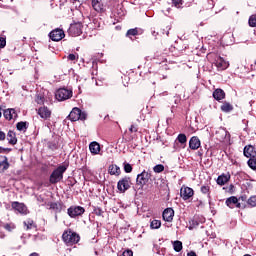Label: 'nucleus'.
<instances>
[{"mask_svg": "<svg viewBox=\"0 0 256 256\" xmlns=\"http://www.w3.org/2000/svg\"><path fill=\"white\" fill-rule=\"evenodd\" d=\"M193 195H195V191L193 190V188L188 187V186L181 187L180 196L184 201H189V199H191V197H193Z\"/></svg>", "mask_w": 256, "mask_h": 256, "instance_id": "nucleus-8", "label": "nucleus"}, {"mask_svg": "<svg viewBox=\"0 0 256 256\" xmlns=\"http://www.w3.org/2000/svg\"><path fill=\"white\" fill-rule=\"evenodd\" d=\"M173 249L176 253H181L183 251V242L176 240L173 242Z\"/></svg>", "mask_w": 256, "mask_h": 256, "instance_id": "nucleus-28", "label": "nucleus"}, {"mask_svg": "<svg viewBox=\"0 0 256 256\" xmlns=\"http://www.w3.org/2000/svg\"><path fill=\"white\" fill-rule=\"evenodd\" d=\"M241 199H242V201H243L244 197L242 196Z\"/></svg>", "mask_w": 256, "mask_h": 256, "instance_id": "nucleus-53", "label": "nucleus"}, {"mask_svg": "<svg viewBox=\"0 0 256 256\" xmlns=\"http://www.w3.org/2000/svg\"><path fill=\"white\" fill-rule=\"evenodd\" d=\"M70 121H85L87 119V113L81 111V109L75 107L69 114Z\"/></svg>", "mask_w": 256, "mask_h": 256, "instance_id": "nucleus-4", "label": "nucleus"}, {"mask_svg": "<svg viewBox=\"0 0 256 256\" xmlns=\"http://www.w3.org/2000/svg\"><path fill=\"white\" fill-rule=\"evenodd\" d=\"M29 256H39L37 253H32V254H30Z\"/></svg>", "mask_w": 256, "mask_h": 256, "instance_id": "nucleus-52", "label": "nucleus"}, {"mask_svg": "<svg viewBox=\"0 0 256 256\" xmlns=\"http://www.w3.org/2000/svg\"><path fill=\"white\" fill-rule=\"evenodd\" d=\"M55 97L57 101H67V99L73 97V91L66 88H60L56 91Z\"/></svg>", "mask_w": 256, "mask_h": 256, "instance_id": "nucleus-5", "label": "nucleus"}, {"mask_svg": "<svg viewBox=\"0 0 256 256\" xmlns=\"http://www.w3.org/2000/svg\"><path fill=\"white\" fill-rule=\"evenodd\" d=\"M172 3L179 9L183 5V0H172Z\"/></svg>", "mask_w": 256, "mask_h": 256, "instance_id": "nucleus-43", "label": "nucleus"}, {"mask_svg": "<svg viewBox=\"0 0 256 256\" xmlns=\"http://www.w3.org/2000/svg\"><path fill=\"white\" fill-rule=\"evenodd\" d=\"M68 33L72 37H79V35H81V33H83V24H81V23L71 24L68 29Z\"/></svg>", "mask_w": 256, "mask_h": 256, "instance_id": "nucleus-7", "label": "nucleus"}, {"mask_svg": "<svg viewBox=\"0 0 256 256\" xmlns=\"http://www.w3.org/2000/svg\"><path fill=\"white\" fill-rule=\"evenodd\" d=\"M248 23L250 27H256V15L250 16Z\"/></svg>", "mask_w": 256, "mask_h": 256, "instance_id": "nucleus-40", "label": "nucleus"}, {"mask_svg": "<svg viewBox=\"0 0 256 256\" xmlns=\"http://www.w3.org/2000/svg\"><path fill=\"white\" fill-rule=\"evenodd\" d=\"M170 29H171V28L169 27L168 30L166 31L167 37H169V30H170Z\"/></svg>", "mask_w": 256, "mask_h": 256, "instance_id": "nucleus-51", "label": "nucleus"}, {"mask_svg": "<svg viewBox=\"0 0 256 256\" xmlns=\"http://www.w3.org/2000/svg\"><path fill=\"white\" fill-rule=\"evenodd\" d=\"M221 110L224 111V113H229V111H233V106L229 103H224L221 106Z\"/></svg>", "mask_w": 256, "mask_h": 256, "instance_id": "nucleus-32", "label": "nucleus"}, {"mask_svg": "<svg viewBox=\"0 0 256 256\" xmlns=\"http://www.w3.org/2000/svg\"><path fill=\"white\" fill-rule=\"evenodd\" d=\"M7 169H9V160L6 156H0V173H4Z\"/></svg>", "mask_w": 256, "mask_h": 256, "instance_id": "nucleus-21", "label": "nucleus"}, {"mask_svg": "<svg viewBox=\"0 0 256 256\" xmlns=\"http://www.w3.org/2000/svg\"><path fill=\"white\" fill-rule=\"evenodd\" d=\"M150 227L152 229H159L161 227L160 220H152L151 223H150Z\"/></svg>", "mask_w": 256, "mask_h": 256, "instance_id": "nucleus-34", "label": "nucleus"}, {"mask_svg": "<svg viewBox=\"0 0 256 256\" xmlns=\"http://www.w3.org/2000/svg\"><path fill=\"white\" fill-rule=\"evenodd\" d=\"M247 203L250 207H256V196H251L248 200Z\"/></svg>", "mask_w": 256, "mask_h": 256, "instance_id": "nucleus-39", "label": "nucleus"}, {"mask_svg": "<svg viewBox=\"0 0 256 256\" xmlns=\"http://www.w3.org/2000/svg\"><path fill=\"white\" fill-rule=\"evenodd\" d=\"M225 203L229 209H235V207L241 209V203H239V198H237V196L227 198Z\"/></svg>", "mask_w": 256, "mask_h": 256, "instance_id": "nucleus-12", "label": "nucleus"}, {"mask_svg": "<svg viewBox=\"0 0 256 256\" xmlns=\"http://www.w3.org/2000/svg\"><path fill=\"white\" fill-rule=\"evenodd\" d=\"M152 35H153V37H157V35H159V33L153 31V32H152Z\"/></svg>", "mask_w": 256, "mask_h": 256, "instance_id": "nucleus-49", "label": "nucleus"}, {"mask_svg": "<svg viewBox=\"0 0 256 256\" xmlns=\"http://www.w3.org/2000/svg\"><path fill=\"white\" fill-rule=\"evenodd\" d=\"M139 31L137 30V28L134 29H130L127 31L126 35L127 37H135V35H138Z\"/></svg>", "mask_w": 256, "mask_h": 256, "instance_id": "nucleus-36", "label": "nucleus"}, {"mask_svg": "<svg viewBox=\"0 0 256 256\" xmlns=\"http://www.w3.org/2000/svg\"><path fill=\"white\" fill-rule=\"evenodd\" d=\"M117 189L119 193H125L128 189H131V178L124 177L117 183Z\"/></svg>", "mask_w": 256, "mask_h": 256, "instance_id": "nucleus-6", "label": "nucleus"}, {"mask_svg": "<svg viewBox=\"0 0 256 256\" xmlns=\"http://www.w3.org/2000/svg\"><path fill=\"white\" fill-rule=\"evenodd\" d=\"M81 237L71 229L65 230L62 234V241L68 246L76 245L80 241Z\"/></svg>", "mask_w": 256, "mask_h": 256, "instance_id": "nucleus-1", "label": "nucleus"}, {"mask_svg": "<svg viewBox=\"0 0 256 256\" xmlns=\"http://www.w3.org/2000/svg\"><path fill=\"white\" fill-rule=\"evenodd\" d=\"M229 179H231V176L222 174L217 178V184L223 186L229 182Z\"/></svg>", "mask_w": 256, "mask_h": 256, "instance_id": "nucleus-26", "label": "nucleus"}, {"mask_svg": "<svg viewBox=\"0 0 256 256\" xmlns=\"http://www.w3.org/2000/svg\"><path fill=\"white\" fill-rule=\"evenodd\" d=\"M49 37L52 41H61L65 37V32L63 29H55L50 32Z\"/></svg>", "mask_w": 256, "mask_h": 256, "instance_id": "nucleus-11", "label": "nucleus"}, {"mask_svg": "<svg viewBox=\"0 0 256 256\" xmlns=\"http://www.w3.org/2000/svg\"><path fill=\"white\" fill-rule=\"evenodd\" d=\"M67 213L69 217L75 219V217H79L83 215V213H85V208L81 206H71L70 208H68Z\"/></svg>", "mask_w": 256, "mask_h": 256, "instance_id": "nucleus-9", "label": "nucleus"}, {"mask_svg": "<svg viewBox=\"0 0 256 256\" xmlns=\"http://www.w3.org/2000/svg\"><path fill=\"white\" fill-rule=\"evenodd\" d=\"M187 256H197V254L195 252H189Z\"/></svg>", "mask_w": 256, "mask_h": 256, "instance_id": "nucleus-48", "label": "nucleus"}, {"mask_svg": "<svg viewBox=\"0 0 256 256\" xmlns=\"http://www.w3.org/2000/svg\"><path fill=\"white\" fill-rule=\"evenodd\" d=\"M124 171L125 173H131L133 171V166L131 164L124 162Z\"/></svg>", "mask_w": 256, "mask_h": 256, "instance_id": "nucleus-41", "label": "nucleus"}, {"mask_svg": "<svg viewBox=\"0 0 256 256\" xmlns=\"http://www.w3.org/2000/svg\"><path fill=\"white\" fill-rule=\"evenodd\" d=\"M189 147L192 151H197V149L201 147V140H199V137L193 136L189 141Z\"/></svg>", "mask_w": 256, "mask_h": 256, "instance_id": "nucleus-16", "label": "nucleus"}, {"mask_svg": "<svg viewBox=\"0 0 256 256\" xmlns=\"http://www.w3.org/2000/svg\"><path fill=\"white\" fill-rule=\"evenodd\" d=\"M24 227H26V229L29 231V229H35V227L37 226L35 225V222L32 219H28L24 221Z\"/></svg>", "mask_w": 256, "mask_h": 256, "instance_id": "nucleus-29", "label": "nucleus"}, {"mask_svg": "<svg viewBox=\"0 0 256 256\" xmlns=\"http://www.w3.org/2000/svg\"><path fill=\"white\" fill-rule=\"evenodd\" d=\"M92 7L97 11V13H103V11H105L103 3H101L99 0H92Z\"/></svg>", "mask_w": 256, "mask_h": 256, "instance_id": "nucleus-22", "label": "nucleus"}, {"mask_svg": "<svg viewBox=\"0 0 256 256\" xmlns=\"http://www.w3.org/2000/svg\"><path fill=\"white\" fill-rule=\"evenodd\" d=\"M38 115L41 119H49L51 117V110L49 108L43 106L38 109Z\"/></svg>", "mask_w": 256, "mask_h": 256, "instance_id": "nucleus-17", "label": "nucleus"}, {"mask_svg": "<svg viewBox=\"0 0 256 256\" xmlns=\"http://www.w3.org/2000/svg\"><path fill=\"white\" fill-rule=\"evenodd\" d=\"M255 64H256V61H255Z\"/></svg>", "mask_w": 256, "mask_h": 256, "instance_id": "nucleus-54", "label": "nucleus"}, {"mask_svg": "<svg viewBox=\"0 0 256 256\" xmlns=\"http://www.w3.org/2000/svg\"><path fill=\"white\" fill-rule=\"evenodd\" d=\"M5 137H6L5 132L0 130V141H5Z\"/></svg>", "mask_w": 256, "mask_h": 256, "instance_id": "nucleus-45", "label": "nucleus"}, {"mask_svg": "<svg viewBox=\"0 0 256 256\" xmlns=\"http://www.w3.org/2000/svg\"><path fill=\"white\" fill-rule=\"evenodd\" d=\"M177 141L184 145V143H187V136L185 134H179Z\"/></svg>", "mask_w": 256, "mask_h": 256, "instance_id": "nucleus-37", "label": "nucleus"}, {"mask_svg": "<svg viewBox=\"0 0 256 256\" xmlns=\"http://www.w3.org/2000/svg\"><path fill=\"white\" fill-rule=\"evenodd\" d=\"M210 191V187L209 186H202L201 187V193H203L204 195H208V199H211V194H209Z\"/></svg>", "mask_w": 256, "mask_h": 256, "instance_id": "nucleus-35", "label": "nucleus"}, {"mask_svg": "<svg viewBox=\"0 0 256 256\" xmlns=\"http://www.w3.org/2000/svg\"><path fill=\"white\" fill-rule=\"evenodd\" d=\"M2 227L5 229V231H8V233H13V231L17 229V225H15L13 222L3 223Z\"/></svg>", "mask_w": 256, "mask_h": 256, "instance_id": "nucleus-25", "label": "nucleus"}, {"mask_svg": "<svg viewBox=\"0 0 256 256\" xmlns=\"http://www.w3.org/2000/svg\"><path fill=\"white\" fill-rule=\"evenodd\" d=\"M5 151H11V149L0 147V153H5Z\"/></svg>", "mask_w": 256, "mask_h": 256, "instance_id": "nucleus-47", "label": "nucleus"}, {"mask_svg": "<svg viewBox=\"0 0 256 256\" xmlns=\"http://www.w3.org/2000/svg\"><path fill=\"white\" fill-rule=\"evenodd\" d=\"M149 181V173L143 171L141 174H138L136 178V182L138 185H145Z\"/></svg>", "mask_w": 256, "mask_h": 256, "instance_id": "nucleus-18", "label": "nucleus"}, {"mask_svg": "<svg viewBox=\"0 0 256 256\" xmlns=\"http://www.w3.org/2000/svg\"><path fill=\"white\" fill-rule=\"evenodd\" d=\"M7 45V40L5 37H0V49H3Z\"/></svg>", "mask_w": 256, "mask_h": 256, "instance_id": "nucleus-44", "label": "nucleus"}, {"mask_svg": "<svg viewBox=\"0 0 256 256\" xmlns=\"http://www.w3.org/2000/svg\"><path fill=\"white\" fill-rule=\"evenodd\" d=\"M153 171L154 173H163V171H165V166H163L162 164H158L153 167Z\"/></svg>", "mask_w": 256, "mask_h": 256, "instance_id": "nucleus-33", "label": "nucleus"}, {"mask_svg": "<svg viewBox=\"0 0 256 256\" xmlns=\"http://www.w3.org/2000/svg\"><path fill=\"white\" fill-rule=\"evenodd\" d=\"M248 166L250 167V169H253L254 171L256 170V159L254 158H250L248 160Z\"/></svg>", "mask_w": 256, "mask_h": 256, "instance_id": "nucleus-38", "label": "nucleus"}, {"mask_svg": "<svg viewBox=\"0 0 256 256\" xmlns=\"http://www.w3.org/2000/svg\"><path fill=\"white\" fill-rule=\"evenodd\" d=\"M68 61H77L79 59V55H75V54H69L67 56Z\"/></svg>", "mask_w": 256, "mask_h": 256, "instance_id": "nucleus-42", "label": "nucleus"}, {"mask_svg": "<svg viewBox=\"0 0 256 256\" xmlns=\"http://www.w3.org/2000/svg\"><path fill=\"white\" fill-rule=\"evenodd\" d=\"M0 239H5V234L4 233H0Z\"/></svg>", "mask_w": 256, "mask_h": 256, "instance_id": "nucleus-50", "label": "nucleus"}, {"mask_svg": "<svg viewBox=\"0 0 256 256\" xmlns=\"http://www.w3.org/2000/svg\"><path fill=\"white\" fill-rule=\"evenodd\" d=\"M89 149H90V153H92V155H99V153H101V145H99L98 142H91L89 144Z\"/></svg>", "mask_w": 256, "mask_h": 256, "instance_id": "nucleus-20", "label": "nucleus"}, {"mask_svg": "<svg viewBox=\"0 0 256 256\" xmlns=\"http://www.w3.org/2000/svg\"><path fill=\"white\" fill-rule=\"evenodd\" d=\"M108 172L110 173V175L119 176V175H121V168H119V166H117L115 164H112L109 166Z\"/></svg>", "mask_w": 256, "mask_h": 256, "instance_id": "nucleus-24", "label": "nucleus"}, {"mask_svg": "<svg viewBox=\"0 0 256 256\" xmlns=\"http://www.w3.org/2000/svg\"><path fill=\"white\" fill-rule=\"evenodd\" d=\"M214 64L218 71H225L229 67V63L221 56H216Z\"/></svg>", "mask_w": 256, "mask_h": 256, "instance_id": "nucleus-10", "label": "nucleus"}, {"mask_svg": "<svg viewBox=\"0 0 256 256\" xmlns=\"http://www.w3.org/2000/svg\"><path fill=\"white\" fill-rule=\"evenodd\" d=\"M12 207L15 209V211L21 213V215H27V206H25V204L13 202Z\"/></svg>", "mask_w": 256, "mask_h": 256, "instance_id": "nucleus-15", "label": "nucleus"}, {"mask_svg": "<svg viewBox=\"0 0 256 256\" xmlns=\"http://www.w3.org/2000/svg\"><path fill=\"white\" fill-rule=\"evenodd\" d=\"M162 217L165 221L171 223V221H173V217H175V211L173 210V208H166L163 211Z\"/></svg>", "mask_w": 256, "mask_h": 256, "instance_id": "nucleus-14", "label": "nucleus"}, {"mask_svg": "<svg viewBox=\"0 0 256 256\" xmlns=\"http://www.w3.org/2000/svg\"><path fill=\"white\" fill-rule=\"evenodd\" d=\"M213 97L214 99H216V101H221L225 99V91H223L222 89H216L213 92Z\"/></svg>", "mask_w": 256, "mask_h": 256, "instance_id": "nucleus-23", "label": "nucleus"}, {"mask_svg": "<svg viewBox=\"0 0 256 256\" xmlns=\"http://www.w3.org/2000/svg\"><path fill=\"white\" fill-rule=\"evenodd\" d=\"M7 137L8 143H10V145H17V137L15 136V132L10 130L7 134Z\"/></svg>", "mask_w": 256, "mask_h": 256, "instance_id": "nucleus-27", "label": "nucleus"}, {"mask_svg": "<svg viewBox=\"0 0 256 256\" xmlns=\"http://www.w3.org/2000/svg\"><path fill=\"white\" fill-rule=\"evenodd\" d=\"M244 157H247L248 159H252L256 157V150L253 145H247L244 147Z\"/></svg>", "mask_w": 256, "mask_h": 256, "instance_id": "nucleus-13", "label": "nucleus"}, {"mask_svg": "<svg viewBox=\"0 0 256 256\" xmlns=\"http://www.w3.org/2000/svg\"><path fill=\"white\" fill-rule=\"evenodd\" d=\"M66 171H67V166H65V165L58 166L57 169H55L51 173L49 182L52 185L59 183V181H61L63 179V173H65Z\"/></svg>", "mask_w": 256, "mask_h": 256, "instance_id": "nucleus-2", "label": "nucleus"}, {"mask_svg": "<svg viewBox=\"0 0 256 256\" xmlns=\"http://www.w3.org/2000/svg\"><path fill=\"white\" fill-rule=\"evenodd\" d=\"M4 117L8 121H11V119H17V111L13 108H9L4 110Z\"/></svg>", "mask_w": 256, "mask_h": 256, "instance_id": "nucleus-19", "label": "nucleus"}, {"mask_svg": "<svg viewBox=\"0 0 256 256\" xmlns=\"http://www.w3.org/2000/svg\"><path fill=\"white\" fill-rule=\"evenodd\" d=\"M130 133H137V127L135 126H131L130 129H129Z\"/></svg>", "mask_w": 256, "mask_h": 256, "instance_id": "nucleus-46", "label": "nucleus"}, {"mask_svg": "<svg viewBox=\"0 0 256 256\" xmlns=\"http://www.w3.org/2000/svg\"><path fill=\"white\" fill-rule=\"evenodd\" d=\"M215 137L220 143H229L231 141V134L223 127L216 130Z\"/></svg>", "mask_w": 256, "mask_h": 256, "instance_id": "nucleus-3", "label": "nucleus"}, {"mask_svg": "<svg viewBox=\"0 0 256 256\" xmlns=\"http://www.w3.org/2000/svg\"><path fill=\"white\" fill-rule=\"evenodd\" d=\"M16 129L18 131H27V122H18L16 124Z\"/></svg>", "mask_w": 256, "mask_h": 256, "instance_id": "nucleus-31", "label": "nucleus"}, {"mask_svg": "<svg viewBox=\"0 0 256 256\" xmlns=\"http://www.w3.org/2000/svg\"><path fill=\"white\" fill-rule=\"evenodd\" d=\"M196 227H199V220H197V218H194L189 222L188 229L190 231H193V229H196Z\"/></svg>", "mask_w": 256, "mask_h": 256, "instance_id": "nucleus-30", "label": "nucleus"}]
</instances>
